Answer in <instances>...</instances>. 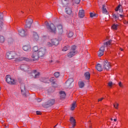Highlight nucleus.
<instances>
[{"mask_svg":"<svg viewBox=\"0 0 128 128\" xmlns=\"http://www.w3.org/2000/svg\"><path fill=\"white\" fill-rule=\"evenodd\" d=\"M74 36V32H69L68 34V38H72V36Z\"/></svg>","mask_w":128,"mask_h":128,"instance_id":"36","label":"nucleus"},{"mask_svg":"<svg viewBox=\"0 0 128 128\" xmlns=\"http://www.w3.org/2000/svg\"><path fill=\"white\" fill-rule=\"evenodd\" d=\"M6 82L8 84H16V80L12 78L10 75H7L6 76Z\"/></svg>","mask_w":128,"mask_h":128,"instance_id":"6","label":"nucleus"},{"mask_svg":"<svg viewBox=\"0 0 128 128\" xmlns=\"http://www.w3.org/2000/svg\"><path fill=\"white\" fill-rule=\"evenodd\" d=\"M118 24H114L112 25V30H118Z\"/></svg>","mask_w":128,"mask_h":128,"instance_id":"32","label":"nucleus"},{"mask_svg":"<svg viewBox=\"0 0 128 128\" xmlns=\"http://www.w3.org/2000/svg\"><path fill=\"white\" fill-rule=\"evenodd\" d=\"M37 102H42V99H40V98L37 99Z\"/></svg>","mask_w":128,"mask_h":128,"instance_id":"50","label":"nucleus"},{"mask_svg":"<svg viewBox=\"0 0 128 128\" xmlns=\"http://www.w3.org/2000/svg\"><path fill=\"white\" fill-rule=\"evenodd\" d=\"M72 5H70V6H67L65 8V12L67 14H68L69 16H70L72 14V8L71 6Z\"/></svg>","mask_w":128,"mask_h":128,"instance_id":"10","label":"nucleus"},{"mask_svg":"<svg viewBox=\"0 0 128 128\" xmlns=\"http://www.w3.org/2000/svg\"><path fill=\"white\" fill-rule=\"evenodd\" d=\"M78 16L81 18H84V11L82 10H80L78 12Z\"/></svg>","mask_w":128,"mask_h":128,"instance_id":"23","label":"nucleus"},{"mask_svg":"<svg viewBox=\"0 0 128 128\" xmlns=\"http://www.w3.org/2000/svg\"><path fill=\"white\" fill-rule=\"evenodd\" d=\"M20 68L22 70H24V72H26L28 69V66L26 64H22L20 66Z\"/></svg>","mask_w":128,"mask_h":128,"instance_id":"18","label":"nucleus"},{"mask_svg":"<svg viewBox=\"0 0 128 128\" xmlns=\"http://www.w3.org/2000/svg\"><path fill=\"white\" fill-rule=\"evenodd\" d=\"M96 69L98 72H102V65H100V64H98L96 66Z\"/></svg>","mask_w":128,"mask_h":128,"instance_id":"27","label":"nucleus"},{"mask_svg":"<svg viewBox=\"0 0 128 128\" xmlns=\"http://www.w3.org/2000/svg\"><path fill=\"white\" fill-rule=\"evenodd\" d=\"M18 32L20 36H26L28 34L26 30H24L22 28L18 30Z\"/></svg>","mask_w":128,"mask_h":128,"instance_id":"9","label":"nucleus"},{"mask_svg":"<svg viewBox=\"0 0 128 128\" xmlns=\"http://www.w3.org/2000/svg\"><path fill=\"white\" fill-rule=\"evenodd\" d=\"M103 66L104 70H108L112 66H110V62H108V61H104Z\"/></svg>","mask_w":128,"mask_h":128,"instance_id":"11","label":"nucleus"},{"mask_svg":"<svg viewBox=\"0 0 128 128\" xmlns=\"http://www.w3.org/2000/svg\"><path fill=\"white\" fill-rule=\"evenodd\" d=\"M108 86H109V88H112V82H108Z\"/></svg>","mask_w":128,"mask_h":128,"instance_id":"42","label":"nucleus"},{"mask_svg":"<svg viewBox=\"0 0 128 128\" xmlns=\"http://www.w3.org/2000/svg\"><path fill=\"white\" fill-rule=\"evenodd\" d=\"M119 16H120V18H123L124 16V14H118Z\"/></svg>","mask_w":128,"mask_h":128,"instance_id":"49","label":"nucleus"},{"mask_svg":"<svg viewBox=\"0 0 128 128\" xmlns=\"http://www.w3.org/2000/svg\"><path fill=\"white\" fill-rule=\"evenodd\" d=\"M112 120V118H111Z\"/></svg>","mask_w":128,"mask_h":128,"instance_id":"55","label":"nucleus"},{"mask_svg":"<svg viewBox=\"0 0 128 128\" xmlns=\"http://www.w3.org/2000/svg\"><path fill=\"white\" fill-rule=\"evenodd\" d=\"M18 60L22 62V60H25L26 62H29L30 59L26 57H20L18 58Z\"/></svg>","mask_w":128,"mask_h":128,"instance_id":"24","label":"nucleus"},{"mask_svg":"<svg viewBox=\"0 0 128 128\" xmlns=\"http://www.w3.org/2000/svg\"><path fill=\"white\" fill-rule=\"evenodd\" d=\"M103 100V98H100V99H98V102H102V100Z\"/></svg>","mask_w":128,"mask_h":128,"instance_id":"51","label":"nucleus"},{"mask_svg":"<svg viewBox=\"0 0 128 128\" xmlns=\"http://www.w3.org/2000/svg\"><path fill=\"white\" fill-rule=\"evenodd\" d=\"M22 50L25 52H30V50H32V47L30 46V44H28L24 45L22 46Z\"/></svg>","mask_w":128,"mask_h":128,"instance_id":"12","label":"nucleus"},{"mask_svg":"<svg viewBox=\"0 0 128 128\" xmlns=\"http://www.w3.org/2000/svg\"><path fill=\"white\" fill-rule=\"evenodd\" d=\"M2 30V22H0V30Z\"/></svg>","mask_w":128,"mask_h":128,"instance_id":"44","label":"nucleus"},{"mask_svg":"<svg viewBox=\"0 0 128 128\" xmlns=\"http://www.w3.org/2000/svg\"><path fill=\"white\" fill-rule=\"evenodd\" d=\"M84 76H85L86 80H90V74L88 72H86L84 74Z\"/></svg>","mask_w":128,"mask_h":128,"instance_id":"25","label":"nucleus"},{"mask_svg":"<svg viewBox=\"0 0 128 128\" xmlns=\"http://www.w3.org/2000/svg\"><path fill=\"white\" fill-rule=\"evenodd\" d=\"M102 14H108V12L106 10V6L104 4L102 5Z\"/></svg>","mask_w":128,"mask_h":128,"instance_id":"20","label":"nucleus"},{"mask_svg":"<svg viewBox=\"0 0 128 128\" xmlns=\"http://www.w3.org/2000/svg\"><path fill=\"white\" fill-rule=\"evenodd\" d=\"M56 126H58V124L56 125L55 126H54V128H56Z\"/></svg>","mask_w":128,"mask_h":128,"instance_id":"53","label":"nucleus"},{"mask_svg":"<svg viewBox=\"0 0 128 128\" xmlns=\"http://www.w3.org/2000/svg\"><path fill=\"white\" fill-rule=\"evenodd\" d=\"M63 6L66 7L70 6H72V0H62Z\"/></svg>","mask_w":128,"mask_h":128,"instance_id":"8","label":"nucleus"},{"mask_svg":"<svg viewBox=\"0 0 128 128\" xmlns=\"http://www.w3.org/2000/svg\"><path fill=\"white\" fill-rule=\"evenodd\" d=\"M32 38L35 42H38V38H40V37L38 36L37 32H34L33 33Z\"/></svg>","mask_w":128,"mask_h":128,"instance_id":"17","label":"nucleus"},{"mask_svg":"<svg viewBox=\"0 0 128 128\" xmlns=\"http://www.w3.org/2000/svg\"><path fill=\"white\" fill-rule=\"evenodd\" d=\"M78 54V51L76 50V46H73L71 47L70 52L68 54V58H72L74 56H76Z\"/></svg>","mask_w":128,"mask_h":128,"instance_id":"3","label":"nucleus"},{"mask_svg":"<svg viewBox=\"0 0 128 128\" xmlns=\"http://www.w3.org/2000/svg\"><path fill=\"white\" fill-rule=\"evenodd\" d=\"M112 40H110L108 42L104 43V46L100 47L98 52V56H104V48H110V46H112Z\"/></svg>","mask_w":128,"mask_h":128,"instance_id":"1","label":"nucleus"},{"mask_svg":"<svg viewBox=\"0 0 128 128\" xmlns=\"http://www.w3.org/2000/svg\"><path fill=\"white\" fill-rule=\"evenodd\" d=\"M0 42H4V37L3 36H0Z\"/></svg>","mask_w":128,"mask_h":128,"instance_id":"37","label":"nucleus"},{"mask_svg":"<svg viewBox=\"0 0 128 128\" xmlns=\"http://www.w3.org/2000/svg\"><path fill=\"white\" fill-rule=\"evenodd\" d=\"M6 56L8 60H12V58H16V54L14 52H10V53H7Z\"/></svg>","mask_w":128,"mask_h":128,"instance_id":"13","label":"nucleus"},{"mask_svg":"<svg viewBox=\"0 0 128 128\" xmlns=\"http://www.w3.org/2000/svg\"><path fill=\"white\" fill-rule=\"evenodd\" d=\"M68 48H70V46H65L62 50L63 52H66V50H68Z\"/></svg>","mask_w":128,"mask_h":128,"instance_id":"34","label":"nucleus"},{"mask_svg":"<svg viewBox=\"0 0 128 128\" xmlns=\"http://www.w3.org/2000/svg\"><path fill=\"white\" fill-rule=\"evenodd\" d=\"M38 46H34L33 48V52L32 55V58L33 60H38V58H40L38 56Z\"/></svg>","mask_w":128,"mask_h":128,"instance_id":"2","label":"nucleus"},{"mask_svg":"<svg viewBox=\"0 0 128 128\" xmlns=\"http://www.w3.org/2000/svg\"><path fill=\"white\" fill-rule=\"evenodd\" d=\"M38 52L40 58H44L46 54V49L44 47H41L40 48L38 47Z\"/></svg>","mask_w":128,"mask_h":128,"instance_id":"4","label":"nucleus"},{"mask_svg":"<svg viewBox=\"0 0 128 128\" xmlns=\"http://www.w3.org/2000/svg\"><path fill=\"white\" fill-rule=\"evenodd\" d=\"M114 106L115 108H116V110H118V103H115L114 104Z\"/></svg>","mask_w":128,"mask_h":128,"instance_id":"40","label":"nucleus"},{"mask_svg":"<svg viewBox=\"0 0 128 128\" xmlns=\"http://www.w3.org/2000/svg\"><path fill=\"white\" fill-rule=\"evenodd\" d=\"M78 86L80 88H82L84 86V83L82 82H78Z\"/></svg>","mask_w":128,"mask_h":128,"instance_id":"30","label":"nucleus"},{"mask_svg":"<svg viewBox=\"0 0 128 128\" xmlns=\"http://www.w3.org/2000/svg\"><path fill=\"white\" fill-rule=\"evenodd\" d=\"M72 82H74V79L72 78H70L66 82L65 86L68 88H72L74 86Z\"/></svg>","mask_w":128,"mask_h":128,"instance_id":"7","label":"nucleus"},{"mask_svg":"<svg viewBox=\"0 0 128 128\" xmlns=\"http://www.w3.org/2000/svg\"><path fill=\"white\" fill-rule=\"evenodd\" d=\"M118 84L120 88H124V84L121 82H119Z\"/></svg>","mask_w":128,"mask_h":128,"instance_id":"41","label":"nucleus"},{"mask_svg":"<svg viewBox=\"0 0 128 128\" xmlns=\"http://www.w3.org/2000/svg\"><path fill=\"white\" fill-rule=\"evenodd\" d=\"M112 18H113L114 19V20L116 21L118 20V18H119L118 14H113Z\"/></svg>","mask_w":128,"mask_h":128,"instance_id":"31","label":"nucleus"},{"mask_svg":"<svg viewBox=\"0 0 128 128\" xmlns=\"http://www.w3.org/2000/svg\"><path fill=\"white\" fill-rule=\"evenodd\" d=\"M60 98H66V92L64 91H60Z\"/></svg>","mask_w":128,"mask_h":128,"instance_id":"26","label":"nucleus"},{"mask_svg":"<svg viewBox=\"0 0 128 128\" xmlns=\"http://www.w3.org/2000/svg\"><path fill=\"white\" fill-rule=\"evenodd\" d=\"M120 50H121L122 52L124 50L123 48H120Z\"/></svg>","mask_w":128,"mask_h":128,"instance_id":"52","label":"nucleus"},{"mask_svg":"<svg viewBox=\"0 0 128 128\" xmlns=\"http://www.w3.org/2000/svg\"><path fill=\"white\" fill-rule=\"evenodd\" d=\"M70 122L72 124V126L70 128H74V126H76V120H74V117H70Z\"/></svg>","mask_w":128,"mask_h":128,"instance_id":"21","label":"nucleus"},{"mask_svg":"<svg viewBox=\"0 0 128 128\" xmlns=\"http://www.w3.org/2000/svg\"><path fill=\"white\" fill-rule=\"evenodd\" d=\"M0 90H2V88H0Z\"/></svg>","mask_w":128,"mask_h":128,"instance_id":"54","label":"nucleus"},{"mask_svg":"<svg viewBox=\"0 0 128 128\" xmlns=\"http://www.w3.org/2000/svg\"><path fill=\"white\" fill-rule=\"evenodd\" d=\"M75 4H78L80 2V0H74Z\"/></svg>","mask_w":128,"mask_h":128,"instance_id":"45","label":"nucleus"},{"mask_svg":"<svg viewBox=\"0 0 128 128\" xmlns=\"http://www.w3.org/2000/svg\"><path fill=\"white\" fill-rule=\"evenodd\" d=\"M51 42H52L53 46H58V44H60V41L56 38H54L51 40Z\"/></svg>","mask_w":128,"mask_h":128,"instance_id":"16","label":"nucleus"},{"mask_svg":"<svg viewBox=\"0 0 128 128\" xmlns=\"http://www.w3.org/2000/svg\"><path fill=\"white\" fill-rule=\"evenodd\" d=\"M36 114L38 115H40V114H42V112H40V111H36Z\"/></svg>","mask_w":128,"mask_h":128,"instance_id":"48","label":"nucleus"},{"mask_svg":"<svg viewBox=\"0 0 128 128\" xmlns=\"http://www.w3.org/2000/svg\"><path fill=\"white\" fill-rule=\"evenodd\" d=\"M44 82H45V83H48V82H50V79L48 78H45L44 80H43Z\"/></svg>","mask_w":128,"mask_h":128,"instance_id":"43","label":"nucleus"},{"mask_svg":"<svg viewBox=\"0 0 128 128\" xmlns=\"http://www.w3.org/2000/svg\"><path fill=\"white\" fill-rule=\"evenodd\" d=\"M20 89H21V92L22 94L26 96V86H24V84H22L20 85Z\"/></svg>","mask_w":128,"mask_h":128,"instance_id":"15","label":"nucleus"},{"mask_svg":"<svg viewBox=\"0 0 128 128\" xmlns=\"http://www.w3.org/2000/svg\"><path fill=\"white\" fill-rule=\"evenodd\" d=\"M2 18H4V14L0 13V20H2Z\"/></svg>","mask_w":128,"mask_h":128,"instance_id":"46","label":"nucleus"},{"mask_svg":"<svg viewBox=\"0 0 128 128\" xmlns=\"http://www.w3.org/2000/svg\"><path fill=\"white\" fill-rule=\"evenodd\" d=\"M113 122H114V126H116L118 124V118H114L113 120Z\"/></svg>","mask_w":128,"mask_h":128,"instance_id":"35","label":"nucleus"},{"mask_svg":"<svg viewBox=\"0 0 128 128\" xmlns=\"http://www.w3.org/2000/svg\"><path fill=\"white\" fill-rule=\"evenodd\" d=\"M32 19H28L26 20V24L25 28H30L32 26Z\"/></svg>","mask_w":128,"mask_h":128,"instance_id":"14","label":"nucleus"},{"mask_svg":"<svg viewBox=\"0 0 128 128\" xmlns=\"http://www.w3.org/2000/svg\"><path fill=\"white\" fill-rule=\"evenodd\" d=\"M94 16H96V14L92 13H90V17L94 18Z\"/></svg>","mask_w":128,"mask_h":128,"instance_id":"47","label":"nucleus"},{"mask_svg":"<svg viewBox=\"0 0 128 128\" xmlns=\"http://www.w3.org/2000/svg\"><path fill=\"white\" fill-rule=\"evenodd\" d=\"M46 46L49 47L54 46L52 42V40L50 42H47Z\"/></svg>","mask_w":128,"mask_h":128,"instance_id":"33","label":"nucleus"},{"mask_svg":"<svg viewBox=\"0 0 128 128\" xmlns=\"http://www.w3.org/2000/svg\"><path fill=\"white\" fill-rule=\"evenodd\" d=\"M32 74H34V78H38V76H40V72H36V70H34L32 72Z\"/></svg>","mask_w":128,"mask_h":128,"instance_id":"22","label":"nucleus"},{"mask_svg":"<svg viewBox=\"0 0 128 128\" xmlns=\"http://www.w3.org/2000/svg\"><path fill=\"white\" fill-rule=\"evenodd\" d=\"M54 102H56V100L54 99H51L48 101L47 104L50 106H52L54 104Z\"/></svg>","mask_w":128,"mask_h":128,"instance_id":"19","label":"nucleus"},{"mask_svg":"<svg viewBox=\"0 0 128 128\" xmlns=\"http://www.w3.org/2000/svg\"><path fill=\"white\" fill-rule=\"evenodd\" d=\"M120 6H122V5L120 4L115 9L116 12H118V10H120V12H122V9H120Z\"/></svg>","mask_w":128,"mask_h":128,"instance_id":"29","label":"nucleus"},{"mask_svg":"<svg viewBox=\"0 0 128 128\" xmlns=\"http://www.w3.org/2000/svg\"><path fill=\"white\" fill-rule=\"evenodd\" d=\"M76 108V102H74L72 104V106H71V110H74V108Z\"/></svg>","mask_w":128,"mask_h":128,"instance_id":"28","label":"nucleus"},{"mask_svg":"<svg viewBox=\"0 0 128 128\" xmlns=\"http://www.w3.org/2000/svg\"><path fill=\"white\" fill-rule=\"evenodd\" d=\"M45 24L46 26V28L50 32H56V26H54L52 24H50V25L48 22H45Z\"/></svg>","mask_w":128,"mask_h":128,"instance_id":"5","label":"nucleus"},{"mask_svg":"<svg viewBox=\"0 0 128 128\" xmlns=\"http://www.w3.org/2000/svg\"><path fill=\"white\" fill-rule=\"evenodd\" d=\"M57 28L59 30H62V25L57 26Z\"/></svg>","mask_w":128,"mask_h":128,"instance_id":"38","label":"nucleus"},{"mask_svg":"<svg viewBox=\"0 0 128 128\" xmlns=\"http://www.w3.org/2000/svg\"><path fill=\"white\" fill-rule=\"evenodd\" d=\"M54 76L56 78H58L60 76V72H56L54 74Z\"/></svg>","mask_w":128,"mask_h":128,"instance_id":"39","label":"nucleus"}]
</instances>
